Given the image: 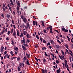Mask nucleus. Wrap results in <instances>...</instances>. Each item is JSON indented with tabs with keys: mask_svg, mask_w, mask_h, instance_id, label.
<instances>
[{
	"mask_svg": "<svg viewBox=\"0 0 73 73\" xmlns=\"http://www.w3.org/2000/svg\"><path fill=\"white\" fill-rule=\"evenodd\" d=\"M29 23L27 22L26 23V25L25 26V28L26 29H28L29 27Z\"/></svg>",
	"mask_w": 73,
	"mask_h": 73,
	"instance_id": "f257e3e1",
	"label": "nucleus"
},
{
	"mask_svg": "<svg viewBox=\"0 0 73 73\" xmlns=\"http://www.w3.org/2000/svg\"><path fill=\"white\" fill-rule=\"evenodd\" d=\"M42 73H47V70H46V69H45L44 70H44L43 69H42Z\"/></svg>",
	"mask_w": 73,
	"mask_h": 73,
	"instance_id": "f03ea898",
	"label": "nucleus"
},
{
	"mask_svg": "<svg viewBox=\"0 0 73 73\" xmlns=\"http://www.w3.org/2000/svg\"><path fill=\"white\" fill-rule=\"evenodd\" d=\"M9 4H8L7 5V6L8 7H9V10H10V11H11V12H12V9L11 8V7H10L9 6Z\"/></svg>",
	"mask_w": 73,
	"mask_h": 73,
	"instance_id": "7ed1b4c3",
	"label": "nucleus"
},
{
	"mask_svg": "<svg viewBox=\"0 0 73 73\" xmlns=\"http://www.w3.org/2000/svg\"><path fill=\"white\" fill-rule=\"evenodd\" d=\"M4 48L3 46H2L1 48V52H3V50H4Z\"/></svg>",
	"mask_w": 73,
	"mask_h": 73,
	"instance_id": "20e7f679",
	"label": "nucleus"
},
{
	"mask_svg": "<svg viewBox=\"0 0 73 73\" xmlns=\"http://www.w3.org/2000/svg\"><path fill=\"white\" fill-rule=\"evenodd\" d=\"M51 27H52V26H50L49 27H47V31H49V29H50Z\"/></svg>",
	"mask_w": 73,
	"mask_h": 73,
	"instance_id": "39448f33",
	"label": "nucleus"
},
{
	"mask_svg": "<svg viewBox=\"0 0 73 73\" xmlns=\"http://www.w3.org/2000/svg\"><path fill=\"white\" fill-rule=\"evenodd\" d=\"M26 64L28 65H30V64H29V60H28V59L27 60V61H26Z\"/></svg>",
	"mask_w": 73,
	"mask_h": 73,
	"instance_id": "423d86ee",
	"label": "nucleus"
},
{
	"mask_svg": "<svg viewBox=\"0 0 73 73\" xmlns=\"http://www.w3.org/2000/svg\"><path fill=\"white\" fill-rule=\"evenodd\" d=\"M22 48L24 50H27V48H25V47L23 46V45H22Z\"/></svg>",
	"mask_w": 73,
	"mask_h": 73,
	"instance_id": "0eeeda50",
	"label": "nucleus"
},
{
	"mask_svg": "<svg viewBox=\"0 0 73 73\" xmlns=\"http://www.w3.org/2000/svg\"><path fill=\"white\" fill-rule=\"evenodd\" d=\"M24 63H20L19 64V65H20V67H22L23 65V67H24Z\"/></svg>",
	"mask_w": 73,
	"mask_h": 73,
	"instance_id": "6e6552de",
	"label": "nucleus"
},
{
	"mask_svg": "<svg viewBox=\"0 0 73 73\" xmlns=\"http://www.w3.org/2000/svg\"><path fill=\"white\" fill-rule=\"evenodd\" d=\"M41 23H42V26L44 27H45V26H44L45 24H44V22L43 21H41Z\"/></svg>",
	"mask_w": 73,
	"mask_h": 73,
	"instance_id": "1a4fd4ad",
	"label": "nucleus"
},
{
	"mask_svg": "<svg viewBox=\"0 0 73 73\" xmlns=\"http://www.w3.org/2000/svg\"><path fill=\"white\" fill-rule=\"evenodd\" d=\"M26 37L28 38H30V37H29V36H30V35L29 34L27 33L26 35Z\"/></svg>",
	"mask_w": 73,
	"mask_h": 73,
	"instance_id": "9d476101",
	"label": "nucleus"
},
{
	"mask_svg": "<svg viewBox=\"0 0 73 73\" xmlns=\"http://www.w3.org/2000/svg\"><path fill=\"white\" fill-rule=\"evenodd\" d=\"M24 23H26L27 22V19L25 18H24L23 20Z\"/></svg>",
	"mask_w": 73,
	"mask_h": 73,
	"instance_id": "9b49d317",
	"label": "nucleus"
},
{
	"mask_svg": "<svg viewBox=\"0 0 73 73\" xmlns=\"http://www.w3.org/2000/svg\"><path fill=\"white\" fill-rule=\"evenodd\" d=\"M50 32L51 33H53V31H52V28H53L52 27H50Z\"/></svg>",
	"mask_w": 73,
	"mask_h": 73,
	"instance_id": "f8f14e48",
	"label": "nucleus"
},
{
	"mask_svg": "<svg viewBox=\"0 0 73 73\" xmlns=\"http://www.w3.org/2000/svg\"><path fill=\"white\" fill-rule=\"evenodd\" d=\"M8 56V54H7L6 55H5V56L4 57V59H5V58H7V56Z\"/></svg>",
	"mask_w": 73,
	"mask_h": 73,
	"instance_id": "ddd939ff",
	"label": "nucleus"
},
{
	"mask_svg": "<svg viewBox=\"0 0 73 73\" xmlns=\"http://www.w3.org/2000/svg\"><path fill=\"white\" fill-rule=\"evenodd\" d=\"M60 71H61V70H60V68H59L58 70H57V73H60Z\"/></svg>",
	"mask_w": 73,
	"mask_h": 73,
	"instance_id": "4468645a",
	"label": "nucleus"
},
{
	"mask_svg": "<svg viewBox=\"0 0 73 73\" xmlns=\"http://www.w3.org/2000/svg\"><path fill=\"white\" fill-rule=\"evenodd\" d=\"M23 33L24 35H27V33L25 31H24Z\"/></svg>",
	"mask_w": 73,
	"mask_h": 73,
	"instance_id": "2eb2a0df",
	"label": "nucleus"
},
{
	"mask_svg": "<svg viewBox=\"0 0 73 73\" xmlns=\"http://www.w3.org/2000/svg\"><path fill=\"white\" fill-rule=\"evenodd\" d=\"M64 46H65V47L66 48H68L69 46H68V45L67 44H64Z\"/></svg>",
	"mask_w": 73,
	"mask_h": 73,
	"instance_id": "dca6fc26",
	"label": "nucleus"
},
{
	"mask_svg": "<svg viewBox=\"0 0 73 73\" xmlns=\"http://www.w3.org/2000/svg\"><path fill=\"white\" fill-rule=\"evenodd\" d=\"M16 35V32L14 31L13 33V36H15Z\"/></svg>",
	"mask_w": 73,
	"mask_h": 73,
	"instance_id": "f3484780",
	"label": "nucleus"
},
{
	"mask_svg": "<svg viewBox=\"0 0 73 73\" xmlns=\"http://www.w3.org/2000/svg\"><path fill=\"white\" fill-rule=\"evenodd\" d=\"M20 60H21V58L20 57H18L17 58V61H20Z\"/></svg>",
	"mask_w": 73,
	"mask_h": 73,
	"instance_id": "a211bd4d",
	"label": "nucleus"
},
{
	"mask_svg": "<svg viewBox=\"0 0 73 73\" xmlns=\"http://www.w3.org/2000/svg\"><path fill=\"white\" fill-rule=\"evenodd\" d=\"M6 17H7L8 19H9V17H10V15L9 14H7Z\"/></svg>",
	"mask_w": 73,
	"mask_h": 73,
	"instance_id": "6ab92c4d",
	"label": "nucleus"
},
{
	"mask_svg": "<svg viewBox=\"0 0 73 73\" xmlns=\"http://www.w3.org/2000/svg\"><path fill=\"white\" fill-rule=\"evenodd\" d=\"M60 48V45H57L56 46V49H58Z\"/></svg>",
	"mask_w": 73,
	"mask_h": 73,
	"instance_id": "aec40b11",
	"label": "nucleus"
},
{
	"mask_svg": "<svg viewBox=\"0 0 73 73\" xmlns=\"http://www.w3.org/2000/svg\"><path fill=\"white\" fill-rule=\"evenodd\" d=\"M23 36V33H21L20 35H19V36L20 37H22Z\"/></svg>",
	"mask_w": 73,
	"mask_h": 73,
	"instance_id": "412c9836",
	"label": "nucleus"
},
{
	"mask_svg": "<svg viewBox=\"0 0 73 73\" xmlns=\"http://www.w3.org/2000/svg\"><path fill=\"white\" fill-rule=\"evenodd\" d=\"M22 28H24L25 27V25L24 23H23L21 25Z\"/></svg>",
	"mask_w": 73,
	"mask_h": 73,
	"instance_id": "4be33fe9",
	"label": "nucleus"
},
{
	"mask_svg": "<svg viewBox=\"0 0 73 73\" xmlns=\"http://www.w3.org/2000/svg\"><path fill=\"white\" fill-rule=\"evenodd\" d=\"M21 42L22 43H25V40H21Z\"/></svg>",
	"mask_w": 73,
	"mask_h": 73,
	"instance_id": "5701e85b",
	"label": "nucleus"
},
{
	"mask_svg": "<svg viewBox=\"0 0 73 73\" xmlns=\"http://www.w3.org/2000/svg\"><path fill=\"white\" fill-rule=\"evenodd\" d=\"M19 32L18 31H17V36H19Z\"/></svg>",
	"mask_w": 73,
	"mask_h": 73,
	"instance_id": "b1692460",
	"label": "nucleus"
},
{
	"mask_svg": "<svg viewBox=\"0 0 73 73\" xmlns=\"http://www.w3.org/2000/svg\"><path fill=\"white\" fill-rule=\"evenodd\" d=\"M27 57L26 56H25L24 57V58H23V59L24 60H27Z\"/></svg>",
	"mask_w": 73,
	"mask_h": 73,
	"instance_id": "393cba45",
	"label": "nucleus"
},
{
	"mask_svg": "<svg viewBox=\"0 0 73 73\" xmlns=\"http://www.w3.org/2000/svg\"><path fill=\"white\" fill-rule=\"evenodd\" d=\"M61 52H62V53L63 54V55H65V54L64 53V51L62 50H61Z\"/></svg>",
	"mask_w": 73,
	"mask_h": 73,
	"instance_id": "a878e982",
	"label": "nucleus"
},
{
	"mask_svg": "<svg viewBox=\"0 0 73 73\" xmlns=\"http://www.w3.org/2000/svg\"><path fill=\"white\" fill-rule=\"evenodd\" d=\"M58 56H59V57L60 58V59H61V60H62V61H63V59H62V58H61V56H60V55H58Z\"/></svg>",
	"mask_w": 73,
	"mask_h": 73,
	"instance_id": "bb28decb",
	"label": "nucleus"
},
{
	"mask_svg": "<svg viewBox=\"0 0 73 73\" xmlns=\"http://www.w3.org/2000/svg\"><path fill=\"white\" fill-rule=\"evenodd\" d=\"M43 32H44V33H47V32H46V30H44Z\"/></svg>",
	"mask_w": 73,
	"mask_h": 73,
	"instance_id": "cd10ccee",
	"label": "nucleus"
},
{
	"mask_svg": "<svg viewBox=\"0 0 73 73\" xmlns=\"http://www.w3.org/2000/svg\"><path fill=\"white\" fill-rule=\"evenodd\" d=\"M36 22H35V21H33V24L34 25H35V24H36Z\"/></svg>",
	"mask_w": 73,
	"mask_h": 73,
	"instance_id": "c85d7f7f",
	"label": "nucleus"
},
{
	"mask_svg": "<svg viewBox=\"0 0 73 73\" xmlns=\"http://www.w3.org/2000/svg\"><path fill=\"white\" fill-rule=\"evenodd\" d=\"M64 65L65 67H66V68H67V66H66V65H67V62H65Z\"/></svg>",
	"mask_w": 73,
	"mask_h": 73,
	"instance_id": "c756f323",
	"label": "nucleus"
},
{
	"mask_svg": "<svg viewBox=\"0 0 73 73\" xmlns=\"http://www.w3.org/2000/svg\"><path fill=\"white\" fill-rule=\"evenodd\" d=\"M51 43H52L53 44H54V41H52V40H51Z\"/></svg>",
	"mask_w": 73,
	"mask_h": 73,
	"instance_id": "7c9ffc66",
	"label": "nucleus"
},
{
	"mask_svg": "<svg viewBox=\"0 0 73 73\" xmlns=\"http://www.w3.org/2000/svg\"><path fill=\"white\" fill-rule=\"evenodd\" d=\"M17 69H18V71H19L20 70V67H18Z\"/></svg>",
	"mask_w": 73,
	"mask_h": 73,
	"instance_id": "2f4dec72",
	"label": "nucleus"
},
{
	"mask_svg": "<svg viewBox=\"0 0 73 73\" xmlns=\"http://www.w3.org/2000/svg\"><path fill=\"white\" fill-rule=\"evenodd\" d=\"M11 44H12V45H14V42H13V40H12L11 41Z\"/></svg>",
	"mask_w": 73,
	"mask_h": 73,
	"instance_id": "473e14b6",
	"label": "nucleus"
},
{
	"mask_svg": "<svg viewBox=\"0 0 73 73\" xmlns=\"http://www.w3.org/2000/svg\"><path fill=\"white\" fill-rule=\"evenodd\" d=\"M36 37L37 39H38V40H39L40 38H39V37H38V35H36Z\"/></svg>",
	"mask_w": 73,
	"mask_h": 73,
	"instance_id": "72a5a7b5",
	"label": "nucleus"
},
{
	"mask_svg": "<svg viewBox=\"0 0 73 73\" xmlns=\"http://www.w3.org/2000/svg\"><path fill=\"white\" fill-rule=\"evenodd\" d=\"M38 45L37 44L35 45V46L36 48H38Z\"/></svg>",
	"mask_w": 73,
	"mask_h": 73,
	"instance_id": "f704fd0d",
	"label": "nucleus"
},
{
	"mask_svg": "<svg viewBox=\"0 0 73 73\" xmlns=\"http://www.w3.org/2000/svg\"><path fill=\"white\" fill-rule=\"evenodd\" d=\"M67 37L68 39V41H70V38H69V37L68 36H67Z\"/></svg>",
	"mask_w": 73,
	"mask_h": 73,
	"instance_id": "c9c22d12",
	"label": "nucleus"
},
{
	"mask_svg": "<svg viewBox=\"0 0 73 73\" xmlns=\"http://www.w3.org/2000/svg\"><path fill=\"white\" fill-rule=\"evenodd\" d=\"M57 41H58V42H59V43H60V44H61V42H60V41L58 40L57 39Z\"/></svg>",
	"mask_w": 73,
	"mask_h": 73,
	"instance_id": "e433bc0d",
	"label": "nucleus"
},
{
	"mask_svg": "<svg viewBox=\"0 0 73 73\" xmlns=\"http://www.w3.org/2000/svg\"><path fill=\"white\" fill-rule=\"evenodd\" d=\"M17 5H18V6H20V2H19V1H18V2Z\"/></svg>",
	"mask_w": 73,
	"mask_h": 73,
	"instance_id": "4c0bfd02",
	"label": "nucleus"
},
{
	"mask_svg": "<svg viewBox=\"0 0 73 73\" xmlns=\"http://www.w3.org/2000/svg\"><path fill=\"white\" fill-rule=\"evenodd\" d=\"M10 33H11V31H9L8 32L7 34L9 35V34H10Z\"/></svg>",
	"mask_w": 73,
	"mask_h": 73,
	"instance_id": "58836bf2",
	"label": "nucleus"
},
{
	"mask_svg": "<svg viewBox=\"0 0 73 73\" xmlns=\"http://www.w3.org/2000/svg\"><path fill=\"white\" fill-rule=\"evenodd\" d=\"M45 55L46 56V57H47L48 56V55H47V54L46 53V52H45Z\"/></svg>",
	"mask_w": 73,
	"mask_h": 73,
	"instance_id": "ea45409f",
	"label": "nucleus"
},
{
	"mask_svg": "<svg viewBox=\"0 0 73 73\" xmlns=\"http://www.w3.org/2000/svg\"><path fill=\"white\" fill-rule=\"evenodd\" d=\"M23 45L25 46H28V45H27V44H26L25 43L23 44Z\"/></svg>",
	"mask_w": 73,
	"mask_h": 73,
	"instance_id": "a19ab883",
	"label": "nucleus"
},
{
	"mask_svg": "<svg viewBox=\"0 0 73 73\" xmlns=\"http://www.w3.org/2000/svg\"><path fill=\"white\" fill-rule=\"evenodd\" d=\"M7 51H5L4 53V55H5V54H7Z\"/></svg>",
	"mask_w": 73,
	"mask_h": 73,
	"instance_id": "79ce46f5",
	"label": "nucleus"
},
{
	"mask_svg": "<svg viewBox=\"0 0 73 73\" xmlns=\"http://www.w3.org/2000/svg\"><path fill=\"white\" fill-rule=\"evenodd\" d=\"M47 46H48V45H50V43L48 42V43H47Z\"/></svg>",
	"mask_w": 73,
	"mask_h": 73,
	"instance_id": "37998d69",
	"label": "nucleus"
},
{
	"mask_svg": "<svg viewBox=\"0 0 73 73\" xmlns=\"http://www.w3.org/2000/svg\"><path fill=\"white\" fill-rule=\"evenodd\" d=\"M43 62L45 63V62H46V60H45V59H43Z\"/></svg>",
	"mask_w": 73,
	"mask_h": 73,
	"instance_id": "c03bdc74",
	"label": "nucleus"
},
{
	"mask_svg": "<svg viewBox=\"0 0 73 73\" xmlns=\"http://www.w3.org/2000/svg\"><path fill=\"white\" fill-rule=\"evenodd\" d=\"M43 43H46V41H45V40H43Z\"/></svg>",
	"mask_w": 73,
	"mask_h": 73,
	"instance_id": "a18cd8bd",
	"label": "nucleus"
},
{
	"mask_svg": "<svg viewBox=\"0 0 73 73\" xmlns=\"http://www.w3.org/2000/svg\"><path fill=\"white\" fill-rule=\"evenodd\" d=\"M27 42L29 43V42H30V41H29V40L27 39Z\"/></svg>",
	"mask_w": 73,
	"mask_h": 73,
	"instance_id": "49530a36",
	"label": "nucleus"
},
{
	"mask_svg": "<svg viewBox=\"0 0 73 73\" xmlns=\"http://www.w3.org/2000/svg\"><path fill=\"white\" fill-rule=\"evenodd\" d=\"M56 62L57 64H58L59 63V61H58V60H56Z\"/></svg>",
	"mask_w": 73,
	"mask_h": 73,
	"instance_id": "de8ad7c7",
	"label": "nucleus"
},
{
	"mask_svg": "<svg viewBox=\"0 0 73 73\" xmlns=\"http://www.w3.org/2000/svg\"><path fill=\"white\" fill-rule=\"evenodd\" d=\"M62 30V31H65V28H63Z\"/></svg>",
	"mask_w": 73,
	"mask_h": 73,
	"instance_id": "09e8293b",
	"label": "nucleus"
},
{
	"mask_svg": "<svg viewBox=\"0 0 73 73\" xmlns=\"http://www.w3.org/2000/svg\"><path fill=\"white\" fill-rule=\"evenodd\" d=\"M13 29H12L11 30V33H13Z\"/></svg>",
	"mask_w": 73,
	"mask_h": 73,
	"instance_id": "8fccbe9b",
	"label": "nucleus"
},
{
	"mask_svg": "<svg viewBox=\"0 0 73 73\" xmlns=\"http://www.w3.org/2000/svg\"><path fill=\"white\" fill-rule=\"evenodd\" d=\"M66 52H67V53H68V54H69V52L68 51V50L67 49H66Z\"/></svg>",
	"mask_w": 73,
	"mask_h": 73,
	"instance_id": "3c124183",
	"label": "nucleus"
},
{
	"mask_svg": "<svg viewBox=\"0 0 73 73\" xmlns=\"http://www.w3.org/2000/svg\"><path fill=\"white\" fill-rule=\"evenodd\" d=\"M17 11H19V7L18 6H17Z\"/></svg>",
	"mask_w": 73,
	"mask_h": 73,
	"instance_id": "603ef678",
	"label": "nucleus"
},
{
	"mask_svg": "<svg viewBox=\"0 0 73 73\" xmlns=\"http://www.w3.org/2000/svg\"><path fill=\"white\" fill-rule=\"evenodd\" d=\"M35 59L36 60V61H38V59H37V58H36V57H35Z\"/></svg>",
	"mask_w": 73,
	"mask_h": 73,
	"instance_id": "864d4df0",
	"label": "nucleus"
},
{
	"mask_svg": "<svg viewBox=\"0 0 73 73\" xmlns=\"http://www.w3.org/2000/svg\"><path fill=\"white\" fill-rule=\"evenodd\" d=\"M13 52H12V51H11L10 52V54H11V55H12V54H13Z\"/></svg>",
	"mask_w": 73,
	"mask_h": 73,
	"instance_id": "5fc2aeb1",
	"label": "nucleus"
},
{
	"mask_svg": "<svg viewBox=\"0 0 73 73\" xmlns=\"http://www.w3.org/2000/svg\"><path fill=\"white\" fill-rule=\"evenodd\" d=\"M23 18H24V17H23V15H21V18L22 19H23Z\"/></svg>",
	"mask_w": 73,
	"mask_h": 73,
	"instance_id": "6e6d98bb",
	"label": "nucleus"
},
{
	"mask_svg": "<svg viewBox=\"0 0 73 73\" xmlns=\"http://www.w3.org/2000/svg\"><path fill=\"white\" fill-rule=\"evenodd\" d=\"M6 40H9V39L8 38V37H7L6 38Z\"/></svg>",
	"mask_w": 73,
	"mask_h": 73,
	"instance_id": "4d7b16f0",
	"label": "nucleus"
},
{
	"mask_svg": "<svg viewBox=\"0 0 73 73\" xmlns=\"http://www.w3.org/2000/svg\"><path fill=\"white\" fill-rule=\"evenodd\" d=\"M68 31L67 30V29H65V32H68Z\"/></svg>",
	"mask_w": 73,
	"mask_h": 73,
	"instance_id": "13d9d810",
	"label": "nucleus"
},
{
	"mask_svg": "<svg viewBox=\"0 0 73 73\" xmlns=\"http://www.w3.org/2000/svg\"><path fill=\"white\" fill-rule=\"evenodd\" d=\"M12 23L13 24H15L14 23V20H12Z\"/></svg>",
	"mask_w": 73,
	"mask_h": 73,
	"instance_id": "bf43d9fd",
	"label": "nucleus"
},
{
	"mask_svg": "<svg viewBox=\"0 0 73 73\" xmlns=\"http://www.w3.org/2000/svg\"><path fill=\"white\" fill-rule=\"evenodd\" d=\"M10 57V55H8V56H7V58H8V59Z\"/></svg>",
	"mask_w": 73,
	"mask_h": 73,
	"instance_id": "052dcab7",
	"label": "nucleus"
},
{
	"mask_svg": "<svg viewBox=\"0 0 73 73\" xmlns=\"http://www.w3.org/2000/svg\"><path fill=\"white\" fill-rule=\"evenodd\" d=\"M49 48L50 49H51V48H52V46H49Z\"/></svg>",
	"mask_w": 73,
	"mask_h": 73,
	"instance_id": "680f3d73",
	"label": "nucleus"
},
{
	"mask_svg": "<svg viewBox=\"0 0 73 73\" xmlns=\"http://www.w3.org/2000/svg\"><path fill=\"white\" fill-rule=\"evenodd\" d=\"M69 51L72 54V52L69 49Z\"/></svg>",
	"mask_w": 73,
	"mask_h": 73,
	"instance_id": "e2e57ef3",
	"label": "nucleus"
},
{
	"mask_svg": "<svg viewBox=\"0 0 73 73\" xmlns=\"http://www.w3.org/2000/svg\"><path fill=\"white\" fill-rule=\"evenodd\" d=\"M9 73H10V72H11V69H10L9 70Z\"/></svg>",
	"mask_w": 73,
	"mask_h": 73,
	"instance_id": "0e129e2a",
	"label": "nucleus"
},
{
	"mask_svg": "<svg viewBox=\"0 0 73 73\" xmlns=\"http://www.w3.org/2000/svg\"><path fill=\"white\" fill-rule=\"evenodd\" d=\"M70 54L71 56H72L73 57V53H72V54L70 53Z\"/></svg>",
	"mask_w": 73,
	"mask_h": 73,
	"instance_id": "69168bd1",
	"label": "nucleus"
},
{
	"mask_svg": "<svg viewBox=\"0 0 73 73\" xmlns=\"http://www.w3.org/2000/svg\"><path fill=\"white\" fill-rule=\"evenodd\" d=\"M13 27L14 28H16V26H15V25H13Z\"/></svg>",
	"mask_w": 73,
	"mask_h": 73,
	"instance_id": "338daca9",
	"label": "nucleus"
},
{
	"mask_svg": "<svg viewBox=\"0 0 73 73\" xmlns=\"http://www.w3.org/2000/svg\"><path fill=\"white\" fill-rule=\"evenodd\" d=\"M2 8H3V11H5V8L3 7Z\"/></svg>",
	"mask_w": 73,
	"mask_h": 73,
	"instance_id": "774afa93",
	"label": "nucleus"
}]
</instances>
